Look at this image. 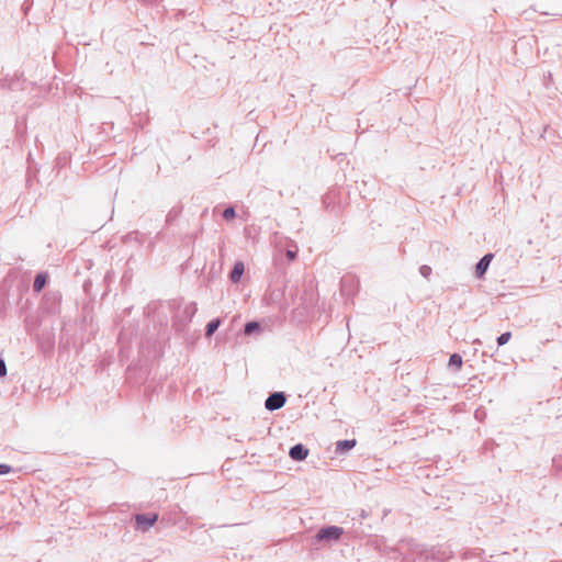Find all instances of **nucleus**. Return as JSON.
Instances as JSON below:
<instances>
[{
    "label": "nucleus",
    "instance_id": "nucleus-1",
    "mask_svg": "<svg viewBox=\"0 0 562 562\" xmlns=\"http://www.w3.org/2000/svg\"><path fill=\"white\" fill-rule=\"evenodd\" d=\"M198 312V306L195 302L187 303L182 308H179L178 312L173 315V327L178 331H183L186 327L191 323L195 313Z\"/></svg>",
    "mask_w": 562,
    "mask_h": 562
},
{
    "label": "nucleus",
    "instance_id": "nucleus-2",
    "mask_svg": "<svg viewBox=\"0 0 562 562\" xmlns=\"http://www.w3.org/2000/svg\"><path fill=\"white\" fill-rule=\"evenodd\" d=\"M403 562H415L417 555L423 553L422 546L413 539L402 540L395 549Z\"/></svg>",
    "mask_w": 562,
    "mask_h": 562
},
{
    "label": "nucleus",
    "instance_id": "nucleus-3",
    "mask_svg": "<svg viewBox=\"0 0 562 562\" xmlns=\"http://www.w3.org/2000/svg\"><path fill=\"white\" fill-rule=\"evenodd\" d=\"M344 533L342 527L336 525L324 526L314 536V541L318 543L337 542Z\"/></svg>",
    "mask_w": 562,
    "mask_h": 562
},
{
    "label": "nucleus",
    "instance_id": "nucleus-4",
    "mask_svg": "<svg viewBox=\"0 0 562 562\" xmlns=\"http://www.w3.org/2000/svg\"><path fill=\"white\" fill-rule=\"evenodd\" d=\"M286 396L284 392H273L265 401V407L269 412H274L285 405Z\"/></svg>",
    "mask_w": 562,
    "mask_h": 562
},
{
    "label": "nucleus",
    "instance_id": "nucleus-5",
    "mask_svg": "<svg viewBox=\"0 0 562 562\" xmlns=\"http://www.w3.org/2000/svg\"><path fill=\"white\" fill-rule=\"evenodd\" d=\"M158 519L157 514H137L135 516L136 528L142 531L148 530Z\"/></svg>",
    "mask_w": 562,
    "mask_h": 562
},
{
    "label": "nucleus",
    "instance_id": "nucleus-6",
    "mask_svg": "<svg viewBox=\"0 0 562 562\" xmlns=\"http://www.w3.org/2000/svg\"><path fill=\"white\" fill-rule=\"evenodd\" d=\"M494 255L492 252L485 254L475 265V277L481 279L486 273Z\"/></svg>",
    "mask_w": 562,
    "mask_h": 562
},
{
    "label": "nucleus",
    "instance_id": "nucleus-7",
    "mask_svg": "<svg viewBox=\"0 0 562 562\" xmlns=\"http://www.w3.org/2000/svg\"><path fill=\"white\" fill-rule=\"evenodd\" d=\"M308 452V449L303 443H296L290 448L289 456L294 461H304Z\"/></svg>",
    "mask_w": 562,
    "mask_h": 562
},
{
    "label": "nucleus",
    "instance_id": "nucleus-8",
    "mask_svg": "<svg viewBox=\"0 0 562 562\" xmlns=\"http://www.w3.org/2000/svg\"><path fill=\"white\" fill-rule=\"evenodd\" d=\"M244 272H245V265L243 261L240 260H237L234 266H233V269L232 271L229 272V280L232 283H238L243 276H244Z\"/></svg>",
    "mask_w": 562,
    "mask_h": 562
},
{
    "label": "nucleus",
    "instance_id": "nucleus-9",
    "mask_svg": "<svg viewBox=\"0 0 562 562\" xmlns=\"http://www.w3.org/2000/svg\"><path fill=\"white\" fill-rule=\"evenodd\" d=\"M357 445V441L356 439H344V440H339L337 441L336 443V449H335V452L337 454H345L347 453L348 451H350L352 448H355V446Z\"/></svg>",
    "mask_w": 562,
    "mask_h": 562
},
{
    "label": "nucleus",
    "instance_id": "nucleus-10",
    "mask_svg": "<svg viewBox=\"0 0 562 562\" xmlns=\"http://www.w3.org/2000/svg\"><path fill=\"white\" fill-rule=\"evenodd\" d=\"M263 330V327L258 321L247 322L244 326V334L246 336H252L256 334H260Z\"/></svg>",
    "mask_w": 562,
    "mask_h": 562
},
{
    "label": "nucleus",
    "instance_id": "nucleus-11",
    "mask_svg": "<svg viewBox=\"0 0 562 562\" xmlns=\"http://www.w3.org/2000/svg\"><path fill=\"white\" fill-rule=\"evenodd\" d=\"M48 281V274L46 272H38L35 276L34 282H33V291L35 293H40L46 285Z\"/></svg>",
    "mask_w": 562,
    "mask_h": 562
},
{
    "label": "nucleus",
    "instance_id": "nucleus-12",
    "mask_svg": "<svg viewBox=\"0 0 562 562\" xmlns=\"http://www.w3.org/2000/svg\"><path fill=\"white\" fill-rule=\"evenodd\" d=\"M221 326V318L216 317L211 319L206 326H205V337L211 338L213 334Z\"/></svg>",
    "mask_w": 562,
    "mask_h": 562
},
{
    "label": "nucleus",
    "instance_id": "nucleus-13",
    "mask_svg": "<svg viewBox=\"0 0 562 562\" xmlns=\"http://www.w3.org/2000/svg\"><path fill=\"white\" fill-rule=\"evenodd\" d=\"M462 363H463L462 357L459 353L454 352L450 356V358H449V367L450 368L454 369L456 371H459L462 367Z\"/></svg>",
    "mask_w": 562,
    "mask_h": 562
},
{
    "label": "nucleus",
    "instance_id": "nucleus-14",
    "mask_svg": "<svg viewBox=\"0 0 562 562\" xmlns=\"http://www.w3.org/2000/svg\"><path fill=\"white\" fill-rule=\"evenodd\" d=\"M512 338V333L510 331H505L503 334H501L497 338H496V342H497V346H504L506 345Z\"/></svg>",
    "mask_w": 562,
    "mask_h": 562
},
{
    "label": "nucleus",
    "instance_id": "nucleus-15",
    "mask_svg": "<svg viewBox=\"0 0 562 562\" xmlns=\"http://www.w3.org/2000/svg\"><path fill=\"white\" fill-rule=\"evenodd\" d=\"M222 215L226 221H231L236 217V211L233 206H228L223 211Z\"/></svg>",
    "mask_w": 562,
    "mask_h": 562
},
{
    "label": "nucleus",
    "instance_id": "nucleus-16",
    "mask_svg": "<svg viewBox=\"0 0 562 562\" xmlns=\"http://www.w3.org/2000/svg\"><path fill=\"white\" fill-rule=\"evenodd\" d=\"M431 268L427 265H423L419 267V273L426 279L431 274Z\"/></svg>",
    "mask_w": 562,
    "mask_h": 562
},
{
    "label": "nucleus",
    "instance_id": "nucleus-17",
    "mask_svg": "<svg viewBox=\"0 0 562 562\" xmlns=\"http://www.w3.org/2000/svg\"><path fill=\"white\" fill-rule=\"evenodd\" d=\"M13 471V468L7 463H0V475L9 474Z\"/></svg>",
    "mask_w": 562,
    "mask_h": 562
},
{
    "label": "nucleus",
    "instance_id": "nucleus-18",
    "mask_svg": "<svg viewBox=\"0 0 562 562\" xmlns=\"http://www.w3.org/2000/svg\"><path fill=\"white\" fill-rule=\"evenodd\" d=\"M553 467L562 471V456L554 457L552 459Z\"/></svg>",
    "mask_w": 562,
    "mask_h": 562
},
{
    "label": "nucleus",
    "instance_id": "nucleus-19",
    "mask_svg": "<svg viewBox=\"0 0 562 562\" xmlns=\"http://www.w3.org/2000/svg\"><path fill=\"white\" fill-rule=\"evenodd\" d=\"M7 375V364L3 359L0 358V378Z\"/></svg>",
    "mask_w": 562,
    "mask_h": 562
},
{
    "label": "nucleus",
    "instance_id": "nucleus-20",
    "mask_svg": "<svg viewBox=\"0 0 562 562\" xmlns=\"http://www.w3.org/2000/svg\"><path fill=\"white\" fill-rule=\"evenodd\" d=\"M296 256H297V254L295 250H290V249L286 250V258L289 260H291V261L294 260L296 258Z\"/></svg>",
    "mask_w": 562,
    "mask_h": 562
},
{
    "label": "nucleus",
    "instance_id": "nucleus-21",
    "mask_svg": "<svg viewBox=\"0 0 562 562\" xmlns=\"http://www.w3.org/2000/svg\"><path fill=\"white\" fill-rule=\"evenodd\" d=\"M173 218L172 211H170L167 215V221H171Z\"/></svg>",
    "mask_w": 562,
    "mask_h": 562
},
{
    "label": "nucleus",
    "instance_id": "nucleus-22",
    "mask_svg": "<svg viewBox=\"0 0 562 562\" xmlns=\"http://www.w3.org/2000/svg\"><path fill=\"white\" fill-rule=\"evenodd\" d=\"M360 517H361V518H366V517H367V513H366V510H363V509L361 510V513H360Z\"/></svg>",
    "mask_w": 562,
    "mask_h": 562
},
{
    "label": "nucleus",
    "instance_id": "nucleus-23",
    "mask_svg": "<svg viewBox=\"0 0 562 562\" xmlns=\"http://www.w3.org/2000/svg\"><path fill=\"white\" fill-rule=\"evenodd\" d=\"M474 344H481V340L480 339H475Z\"/></svg>",
    "mask_w": 562,
    "mask_h": 562
}]
</instances>
